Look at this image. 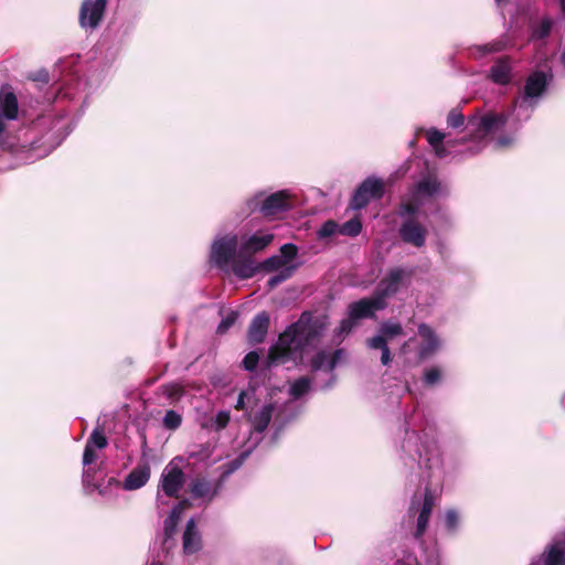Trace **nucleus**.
<instances>
[{"mask_svg": "<svg viewBox=\"0 0 565 565\" xmlns=\"http://www.w3.org/2000/svg\"><path fill=\"white\" fill-rule=\"evenodd\" d=\"M508 115L504 113L489 111L480 117L473 137L482 139L486 136L502 129L508 122Z\"/></svg>", "mask_w": 565, "mask_h": 565, "instance_id": "9d476101", "label": "nucleus"}, {"mask_svg": "<svg viewBox=\"0 0 565 565\" xmlns=\"http://www.w3.org/2000/svg\"><path fill=\"white\" fill-rule=\"evenodd\" d=\"M108 0H84L78 12V23L84 30H96L104 20Z\"/></svg>", "mask_w": 565, "mask_h": 565, "instance_id": "39448f33", "label": "nucleus"}, {"mask_svg": "<svg viewBox=\"0 0 565 565\" xmlns=\"http://www.w3.org/2000/svg\"><path fill=\"white\" fill-rule=\"evenodd\" d=\"M96 460L95 449L90 446L85 445L84 454H83V465L89 466Z\"/></svg>", "mask_w": 565, "mask_h": 565, "instance_id": "8fccbe9b", "label": "nucleus"}, {"mask_svg": "<svg viewBox=\"0 0 565 565\" xmlns=\"http://www.w3.org/2000/svg\"><path fill=\"white\" fill-rule=\"evenodd\" d=\"M237 237L224 236L215 241L212 245L211 257L218 267L227 265L236 256Z\"/></svg>", "mask_w": 565, "mask_h": 565, "instance_id": "1a4fd4ad", "label": "nucleus"}, {"mask_svg": "<svg viewBox=\"0 0 565 565\" xmlns=\"http://www.w3.org/2000/svg\"><path fill=\"white\" fill-rule=\"evenodd\" d=\"M465 124V116L461 111L454 108L447 116V125L451 128H459Z\"/></svg>", "mask_w": 565, "mask_h": 565, "instance_id": "ea45409f", "label": "nucleus"}, {"mask_svg": "<svg viewBox=\"0 0 565 565\" xmlns=\"http://www.w3.org/2000/svg\"><path fill=\"white\" fill-rule=\"evenodd\" d=\"M87 446L92 448L104 449L108 446L107 437L100 427L95 428L86 441Z\"/></svg>", "mask_w": 565, "mask_h": 565, "instance_id": "7c9ffc66", "label": "nucleus"}, {"mask_svg": "<svg viewBox=\"0 0 565 565\" xmlns=\"http://www.w3.org/2000/svg\"><path fill=\"white\" fill-rule=\"evenodd\" d=\"M244 407H245V393L241 392L239 395H238L235 408L237 411H242V409H244Z\"/></svg>", "mask_w": 565, "mask_h": 565, "instance_id": "6e6d98bb", "label": "nucleus"}, {"mask_svg": "<svg viewBox=\"0 0 565 565\" xmlns=\"http://www.w3.org/2000/svg\"><path fill=\"white\" fill-rule=\"evenodd\" d=\"M441 184L436 175H428L415 183L412 188L411 194L415 199L423 196L431 198L440 191Z\"/></svg>", "mask_w": 565, "mask_h": 565, "instance_id": "aec40b11", "label": "nucleus"}, {"mask_svg": "<svg viewBox=\"0 0 565 565\" xmlns=\"http://www.w3.org/2000/svg\"><path fill=\"white\" fill-rule=\"evenodd\" d=\"M434 504H435V499H434L433 491L429 487H426L425 492H424L423 504L419 510V514L417 516L416 530L414 532V537L416 540L422 539L423 535L425 534V532L428 527V523H429V519H430V515L433 512Z\"/></svg>", "mask_w": 565, "mask_h": 565, "instance_id": "ddd939ff", "label": "nucleus"}, {"mask_svg": "<svg viewBox=\"0 0 565 565\" xmlns=\"http://www.w3.org/2000/svg\"><path fill=\"white\" fill-rule=\"evenodd\" d=\"M246 456H247V452H243L237 458L232 460L230 462V470L227 472H231V471H234V470L238 469L243 465Z\"/></svg>", "mask_w": 565, "mask_h": 565, "instance_id": "5fc2aeb1", "label": "nucleus"}, {"mask_svg": "<svg viewBox=\"0 0 565 565\" xmlns=\"http://www.w3.org/2000/svg\"><path fill=\"white\" fill-rule=\"evenodd\" d=\"M414 505H415V500L413 499L412 500V504H411L409 510H408L409 513L413 512Z\"/></svg>", "mask_w": 565, "mask_h": 565, "instance_id": "680f3d73", "label": "nucleus"}, {"mask_svg": "<svg viewBox=\"0 0 565 565\" xmlns=\"http://www.w3.org/2000/svg\"><path fill=\"white\" fill-rule=\"evenodd\" d=\"M337 223L333 221H327L319 231L320 236L328 237L335 232Z\"/></svg>", "mask_w": 565, "mask_h": 565, "instance_id": "3c124183", "label": "nucleus"}, {"mask_svg": "<svg viewBox=\"0 0 565 565\" xmlns=\"http://www.w3.org/2000/svg\"><path fill=\"white\" fill-rule=\"evenodd\" d=\"M498 3L501 2L502 0H495Z\"/></svg>", "mask_w": 565, "mask_h": 565, "instance_id": "774afa93", "label": "nucleus"}, {"mask_svg": "<svg viewBox=\"0 0 565 565\" xmlns=\"http://www.w3.org/2000/svg\"><path fill=\"white\" fill-rule=\"evenodd\" d=\"M90 476H92V469L90 468L85 469L84 472H83V477L84 478H88Z\"/></svg>", "mask_w": 565, "mask_h": 565, "instance_id": "052dcab7", "label": "nucleus"}, {"mask_svg": "<svg viewBox=\"0 0 565 565\" xmlns=\"http://www.w3.org/2000/svg\"><path fill=\"white\" fill-rule=\"evenodd\" d=\"M258 362L259 354L256 351H250L244 356L242 365L246 371L253 372L257 369Z\"/></svg>", "mask_w": 565, "mask_h": 565, "instance_id": "58836bf2", "label": "nucleus"}, {"mask_svg": "<svg viewBox=\"0 0 565 565\" xmlns=\"http://www.w3.org/2000/svg\"><path fill=\"white\" fill-rule=\"evenodd\" d=\"M295 268H296V266H289V267L281 269L277 275H275L268 279L267 286L270 289H273L276 286H278L279 284H281L282 281L287 280L288 278L291 277Z\"/></svg>", "mask_w": 565, "mask_h": 565, "instance_id": "72a5a7b5", "label": "nucleus"}, {"mask_svg": "<svg viewBox=\"0 0 565 565\" xmlns=\"http://www.w3.org/2000/svg\"><path fill=\"white\" fill-rule=\"evenodd\" d=\"M490 79L498 85H508L512 81V66L509 56L499 57L490 68Z\"/></svg>", "mask_w": 565, "mask_h": 565, "instance_id": "2eb2a0df", "label": "nucleus"}, {"mask_svg": "<svg viewBox=\"0 0 565 565\" xmlns=\"http://www.w3.org/2000/svg\"><path fill=\"white\" fill-rule=\"evenodd\" d=\"M399 237L406 244L420 248L425 246L428 230L415 217L405 220L399 227Z\"/></svg>", "mask_w": 565, "mask_h": 565, "instance_id": "6e6552de", "label": "nucleus"}, {"mask_svg": "<svg viewBox=\"0 0 565 565\" xmlns=\"http://www.w3.org/2000/svg\"><path fill=\"white\" fill-rule=\"evenodd\" d=\"M162 390L166 396L170 399H179L184 393L182 385L177 383L166 384L162 386Z\"/></svg>", "mask_w": 565, "mask_h": 565, "instance_id": "4c0bfd02", "label": "nucleus"}, {"mask_svg": "<svg viewBox=\"0 0 565 565\" xmlns=\"http://www.w3.org/2000/svg\"><path fill=\"white\" fill-rule=\"evenodd\" d=\"M434 150H435L436 156L439 157V158H443V157L446 156V149H445L444 146H443V149L441 148H434Z\"/></svg>", "mask_w": 565, "mask_h": 565, "instance_id": "bf43d9fd", "label": "nucleus"}, {"mask_svg": "<svg viewBox=\"0 0 565 565\" xmlns=\"http://www.w3.org/2000/svg\"><path fill=\"white\" fill-rule=\"evenodd\" d=\"M192 507V503L189 499H182L180 500L172 509L170 513V520L178 521L183 511L190 509Z\"/></svg>", "mask_w": 565, "mask_h": 565, "instance_id": "79ce46f5", "label": "nucleus"}, {"mask_svg": "<svg viewBox=\"0 0 565 565\" xmlns=\"http://www.w3.org/2000/svg\"><path fill=\"white\" fill-rule=\"evenodd\" d=\"M441 380V370L439 366H433L424 372V383L428 386H433L439 383Z\"/></svg>", "mask_w": 565, "mask_h": 565, "instance_id": "c9c22d12", "label": "nucleus"}, {"mask_svg": "<svg viewBox=\"0 0 565 565\" xmlns=\"http://www.w3.org/2000/svg\"><path fill=\"white\" fill-rule=\"evenodd\" d=\"M328 326L326 315L316 316L310 311H303L299 319L285 330L292 337L297 348L303 352L306 348L318 342Z\"/></svg>", "mask_w": 565, "mask_h": 565, "instance_id": "f257e3e1", "label": "nucleus"}, {"mask_svg": "<svg viewBox=\"0 0 565 565\" xmlns=\"http://www.w3.org/2000/svg\"><path fill=\"white\" fill-rule=\"evenodd\" d=\"M505 49V42L503 40H494L479 47V51L483 54H490L501 52Z\"/></svg>", "mask_w": 565, "mask_h": 565, "instance_id": "37998d69", "label": "nucleus"}, {"mask_svg": "<svg viewBox=\"0 0 565 565\" xmlns=\"http://www.w3.org/2000/svg\"><path fill=\"white\" fill-rule=\"evenodd\" d=\"M445 525L447 531L454 533L459 525V515L455 510H447L445 515Z\"/></svg>", "mask_w": 565, "mask_h": 565, "instance_id": "a19ab883", "label": "nucleus"}, {"mask_svg": "<svg viewBox=\"0 0 565 565\" xmlns=\"http://www.w3.org/2000/svg\"><path fill=\"white\" fill-rule=\"evenodd\" d=\"M387 307V301L377 299L374 294L371 297L362 298L353 301L348 307V313L356 321L362 319H372L376 311H381Z\"/></svg>", "mask_w": 565, "mask_h": 565, "instance_id": "0eeeda50", "label": "nucleus"}, {"mask_svg": "<svg viewBox=\"0 0 565 565\" xmlns=\"http://www.w3.org/2000/svg\"><path fill=\"white\" fill-rule=\"evenodd\" d=\"M232 271L239 279H249L259 271V266L252 257L242 255L239 252L232 262Z\"/></svg>", "mask_w": 565, "mask_h": 565, "instance_id": "f3484780", "label": "nucleus"}, {"mask_svg": "<svg viewBox=\"0 0 565 565\" xmlns=\"http://www.w3.org/2000/svg\"><path fill=\"white\" fill-rule=\"evenodd\" d=\"M405 271L402 268L392 269L388 275L377 284L373 291L376 298L386 301L388 297L395 295L399 289Z\"/></svg>", "mask_w": 565, "mask_h": 565, "instance_id": "9b49d317", "label": "nucleus"}, {"mask_svg": "<svg viewBox=\"0 0 565 565\" xmlns=\"http://www.w3.org/2000/svg\"><path fill=\"white\" fill-rule=\"evenodd\" d=\"M182 415L173 409L166 412L162 426L168 430H177L182 425Z\"/></svg>", "mask_w": 565, "mask_h": 565, "instance_id": "2f4dec72", "label": "nucleus"}, {"mask_svg": "<svg viewBox=\"0 0 565 565\" xmlns=\"http://www.w3.org/2000/svg\"><path fill=\"white\" fill-rule=\"evenodd\" d=\"M311 380L308 376L297 379L290 386L289 394L295 399L301 398L310 391Z\"/></svg>", "mask_w": 565, "mask_h": 565, "instance_id": "cd10ccee", "label": "nucleus"}, {"mask_svg": "<svg viewBox=\"0 0 565 565\" xmlns=\"http://www.w3.org/2000/svg\"><path fill=\"white\" fill-rule=\"evenodd\" d=\"M370 349L381 350V362L383 365H388L392 362L391 350L382 337H372L366 340Z\"/></svg>", "mask_w": 565, "mask_h": 565, "instance_id": "b1692460", "label": "nucleus"}, {"mask_svg": "<svg viewBox=\"0 0 565 565\" xmlns=\"http://www.w3.org/2000/svg\"><path fill=\"white\" fill-rule=\"evenodd\" d=\"M178 521L170 520V516L164 521V534L170 537L175 532Z\"/></svg>", "mask_w": 565, "mask_h": 565, "instance_id": "864d4df0", "label": "nucleus"}, {"mask_svg": "<svg viewBox=\"0 0 565 565\" xmlns=\"http://www.w3.org/2000/svg\"><path fill=\"white\" fill-rule=\"evenodd\" d=\"M362 231V222L360 217H353L347 221L340 230V233L347 236L355 237Z\"/></svg>", "mask_w": 565, "mask_h": 565, "instance_id": "473e14b6", "label": "nucleus"}, {"mask_svg": "<svg viewBox=\"0 0 565 565\" xmlns=\"http://www.w3.org/2000/svg\"><path fill=\"white\" fill-rule=\"evenodd\" d=\"M297 255H298V247L295 244L287 243L280 247L279 256H281L286 260V264L288 262L292 260L294 258H296Z\"/></svg>", "mask_w": 565, "mask_h": 565, "instance_id": "c03bdc74", "label": "nucleus"}, {"mask_svg": "<svg viewBox=\"0 0 565 565\" xmlns=\"http://www.w3.org/2000/svg\"><path fill=\"white\" fill-rule=\"evenodd\" d=\"M212 491L211 482L201 477H196L190 483V492L194 499H201L209 495Z\"/></svg>", "mask_w": 565, "mask_h": 565, "instance_id": "a878e982", "label": "nucleus"}, {"mask_svg": "<svg viewBox=\"0 0 565 565\" xmlns=\"http://www.w3.org/2000/svg\"><path fill=\"white\" fill-rule=\"evenodd\" d=\"M328 353L324 350L317 352L310 360V366L313 372L319 370L327 371Z\"/></svg>", "mask_w": 565, "mask_h": 565, "instance_id": "f704fd0d", "label": "nucleus"}, {"mask_svg": "<svg viewBox=\"0 0 565 565\" xmlns=\"http://www.w3.org/2000/svg\"><path fill=\"white\" fill-rule=\"evenodd\" d=\"M561 7H562V10L565 14V0H561Z\"/></svg>", "mask_w": 565, "mask_h": 565, "instance_id": "e2e57ef3", "label": "nucleus"}, {"mask_svg": "<svg viewBox=\"0 0 565 565\" xmlns=\"http://www.w3.org/2000/svg\"><path fill=\"white\" fill-rule=\"evenodd\" d=\"M238 312L237 311H231L224 319H222L221 323L217 327L218 333L226 332L237 320Z\"/></svg>", "mask_w": 565, "mask_h": 565, "instance_id": "a18cd8bd", "label": "nucleus"}, {"mask_svg": "<svg viewBox=\"0 0 565 565\" xmlns=\"http://www.w3.org/2000/svg\"><path fill=\"white\" fill-rule=\"evenodd\" d=\"M273 234L255 233L242 242L239 252L242 255H246L253 258L254 254L264 250L273 242Z\"/></svg>", "mask_w": 565, "mask_h": 565, "instance_id": "dca6fc26", "label": "nucleus"}, {"mask_svg": "<svg viewBox=\"0 0 565 565\" xmlns=\"http://www.w3.org/2000/svg\"><path fill=\"white\" fill-rule=\"evenodd\" d=\"M384 194V181L375 177H369L355 189L349 206L352 210L360 211L365 209L372 200H381Z\"/></svg>", "mask_w": 565, "mask_h": 565, "instance_id": "20e7f679", "label": "nucleus"}, {"mask_svg": "<svg viewBox=\"0 0 565 565\" xmlns=\"http://www.w3.org/2000/svg\"><path fill=\"white\" fill-rule=\"evenodd\" d=\"M343 354V349H337L330 356L328 355L327 372H332L337 367Z\"/></svg>", "mask_w": 565, "mask_h": 565, "instance_id": "49530a36", "label": "nucleus"}, {"mask_svg": "<svg viewBox=\"0 0 565 565\" xmlns=\"http://www.w3.org/2000/svg\"><path fill=\"white\" fill-rule=\"evenodd\" d=\"M553 21L550 18H543L537 25L533 28L532 38L544 40L551 34Z\"/></svg>", "mask_w": 565, "mask_h": 565, "instance_id": "c756f323", "label": "nucleus"}, {"mask_svg": "<svg viewBox=\"0 0 565 565\" xmlns=\"http://www.w3.org/2000/svg\"><path fill=\"white\" fill-rule=\"evenodd\" d=\"M28 78L32 82H39L42 84H47L50 82V75L46 70H39L36 72L30 73Z\"/></svg>", "mask_w": 565, "mask_h": 565, "instance_id": "de8ad7c7", "label": "nucleus"}, {"mask_svg": "<svg viewBox=\"0 0 565 565\" xmlns=\"http://www.w3.org/2000/svg\"><path fill=\"white\" fill-rule=\"evenodd\" d=\"M183 552L185 554H194L201 548V537L196 531L194 519L186 522L185 530L182 537Z\"/></svg>", "mask_w": 565, "mask_h": 565, "instance_id": "4be33fe9", "label": "nucleus"}, {"mask_svg": "<svg viewBox=\"0 0 565 565\" xmlns=\"http://www.w3.org/2000/svg\"><path fill=\"white\" fill-rule=\"evenodd\" d=\"M540 563H541L542 565H554V564H550V563H548V556H547V555H545L544 553H542V554L540 555ZM555 565H559V564H555Z\"/></svg>", "mask_w": 565, "mask_h": 565, "instance_id": "13d9d810", "label": "nucleus"}, {"mask_svg": "<svg viewBox=\"0 0 565 565\" xmlns=\"http://www.w3.org/2000/svg\"><path fill=\"white\" fill-rule=\"evenodd\" d=\"M151 468L148 462L137 465L126 477L124 488L137 490L143 487L150 479Z\"/></svg>", "mask_w": 565, "mask_h": 565, "instance_id": "a211bd4d", "label": "nucleus"}, {"mask_svg": "<svg viewBox=\"0 0 565 565\" xmlns=\"http://www.w3.org/2000/svg\"><path fill=\"white\" fill-rule=\"evenodd\" d=\"M543 553L548 556L550 564L565 565V531L555 535Z\"/></svg>", "mask_w": 565, "mask_h": 565, "instance_id": "6ab92c4d", "label": "nucleus"}, {"mask_svg": "<svg viewBox=\"0 0 565 565\" xmlns=\"http://www.w3.org/2000/svg\"><path fill=\"white\" fill-rule=\"evenodd\" d=\"M274 411H275L274 404L269 403V404L264 405L263 408L260 409V412L254 416L252 423H253V428L256 433L262 434L267 429V427L271 420Z\"/></svg>", "mask_w": 565, "mask_h": 565, "instance_id": "5701e85b", "label": "nucleus"}, {"mask_svg": "<svg viewBox=\"0 0 565 565\" xmlns=\"http://www.w3.org/2000/svg\"><path fill=\"white\" fill-rule=\"evenodd\" d=\"M396 565H407V564H406V563H404V562H402V561H398V562L396 563Z\"/></svg>", "mask_w": 565, "mask_h": 565, "instance_id": "69168bd1", "label": "nucleus"}, {"mask_svg": "<svg viewBox=\"0 0 565 565\" xmlns=\"http://www.w3.org/2000/svg\"><path fill=\"white\" fill-rule=\"evenodd\" d=\"M404 334L403 327L399 323L383 322L380 327V333L375 337H382L385 343L395 337Z\"/></svg>", "mask_w": 565, "mask_h": 565, "instance_id": "bb28decb", "label": "nucleus"}, {"mask_svg": "<svg viewBox=\"0 0 565 565\" xmlns=\"http://www.w3.org/2000/svg\"><path fill=\"white\" fill-rule=\"evenodd\" d=\"M497 143L501 147H508L512 143V139L510 137L502 136L498 138Z\"/></svg>", "mask_w": 565, "mask_h": 565, "instance_id": "4d7b16f0", "label": "nucleus"}, {"mask_svg": "<svg viewBox=\"0 0 565 565\" xmlns=\"http://www.w3.org/2000/svg\"><path fill=\"white\" fill-rule=\"evenodd\" d=\"M151 565H160L159 563H151Z\"/></svg>", "mask_w": 565, "mask_h": 565, "instance_id": "338daca9", "label": "nucleus"}, {"mask_svg": "<svg viewBox=\"0 0 565 565\" xmlns=\"http://www.w3.org/2000/svg\"><path fill=\"white\" fill-rule=\"evenodd\" d=\"M270 318L267 311L258 312L249 323L247 340L252 345L263 343L269 328Z\"/></svg>", "mask_w": 565, "mask_h": 565, "instance_id": "f8f14e48", "label": "nucleus"}, {"mask_svg": "<svg viewBox=\"0 0 565 565\" xmlns=\"http://www.w3.org/2000/svg\"><path fill=\"white\" fill-rule=\"evenodd\" d=\"M250 211H258L263 217L273 218L292 207L291 195L286 190L277 191L267 196L263 193L254 195L248 201Z\"/></svg>", "mask_w": 565, "mask_h": 565, "instance_id": "f03ea898", "label": "nucleus"}, {"mask_svg": "<svg viewBox=\"0 0 565 565\" xmlns=\"http://www.w3.org/2000/svg\"><path fill=\"white\" fill-rule=\"evenodd\" d=\"M215 493H216V491H213V492L211 493V497H210L209 501H211V500H212V498L215 495Z\"/></svg>", "mask_w": 565, "mask_h": 565, "instance_id": "0e129e2a", "label": "nucleus"}, {"mask_svg": "<svg viewBox=\"0 0 565 565\" xmlns=\"http://www.w3.org/2000/svg\"><path fill=\"white\" fill-rule=\"evenodd\" d=\"M547 86V78L544 72L536 71L532 73L524 85V96L526 98H534L541 96Z\"/></svg>", "mask_w": 565, "mask_h": 565, "instance_id": "412c9836", "label": "nucleus"}, {"mask_svg": "<svg viewBox=\"0 0 565 565\" xmlns=\"http://www.w3.org/2000/svg\"><path fill=\"white\" fill-rule=\"evenodd\" d=\"M422 202L411 194V199L399 203L397 207V215L403 218L415 217L420 209Z\"/></svg>", "mask_w": 565, "mask_h": 565, "instance_id": "393cba45", "label": "nucleus"}, {"mask_svg": "<svg viewBox=\"0 0 565 565\" xmlns=\"http://www.w3.org/2000/svg\"><path fill=\"white\" fill-rule=\"evenodd\" d=\"M418 334L424 340L418 349V359L423 361L437 352L440 347V342L435 331L426 323L418 326Z\"/></svg>", "mask_w": 565, "mask_h": 565, "instance_id": "4468645a", "label": "nucleus"}, {"mask_svg": "<svg viewBox=\"0 0 565 565\" xmlns=\"http://www.w3.org/2000/svg\"><path fill=\"white\" fill-rule=\"evenodd\" d=\"M230 422V415L225 412H220L217 415H216V426L217 428H225L227 426Z\"/></svg>", "mask_w": 565, "mask_h": 565, "instance_id": "603ef678", "label": "nucleus"}, {"mask_svg": "<svg viewBox=\"0 0 565 565\" xmlns=\"http://www.w3.org/2000/svg\"><path fill=\"white\" fill-rule=\"evenodd\" d=\"M445 134L436 128H431L427 131V141L433 148H441L445 139Z\"/></svg>", "mask_w": 565, "mask_h": 565, "instance_id": "e433bc0d", "label": "nucleus"}, {"mask_svg": "<svg viewBox=\"0 0 565 565\" xmlns=\"http://www.w3.org/2000/svg\"><path fill=\"white\" fill-rule=\"evenodd\" d=\"M258 266H259V271L263 270V271H267V273H271V271H276V270L280 271L281 269L287 267L286 260L281 256H278V255H274V256L266 258L264 262L259 263Z\"/></svg>", "mask_w": 565, "mask_h": 565, "instance_id": "c85d7f7f", "label": "nucleus"}, {"mask_svg": "<svg viewBox=\"0 0 565 565\" xmlns=\"http://www.w3.org/2000/svg\"><path fill=\"white\" fill-rule=\"evenodd\" d=\"M302 358V352L297 348L292 337L285 330L278 335L276 343L269 349L264 364L267 369L296 362Z\"/></svg>", "mask_w": 565, "mask_h": 565, "instance_id": "7ed1b4c3", "label": "nucleus"}, {"mask_svg": "<svg viewBox=\"0 0 565 565\" xmlns=\"http://www.w3.org/2000/svg\"><path fill=\"white\" fill-rule=\"evenodd\" d=\"M356 320L352 319L351 315L348 313V318L343 319L339 327V334H348L356 324Z\"/></svg>", "mask_w": 565, "mask_h": 565, "instance_id": "09e8293b", "label": "nucleus"}, {"mask_svg": "<svg viewBox=\"0 0 565 565\" xmlns=\"http://www.w3.org/2000/svg\"><path fill=\"white\" fill-rule=\"evenodd\" d=\"M185 483V475L183 470L170 462L162 471L159 490H161L168 498H179L180 490Z\"/></svg>", "mask_w": 565, "mask_h": 565, "instance_id": "423d86ee", "label": "nucleus"}]
</instances>
